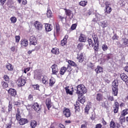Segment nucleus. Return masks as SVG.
<instances>
[{
  "instance_id": "42",
  "label": "nucleus",
  "mask_w": 128,
  "mask_h": 128,
  "mask_svg": "<svg viewBox=\"0 0 128 128\" xmlns=\"http://www.w3.org/2000/svg\"><path fill=\"white\" fill-rule=\"evenodd\" d=\"M52 10H50L48 9L46 14L48 18H50L52 16Z\"/></svg>"
},
{
  "instance_id": "15",
  "label": "nucleus",
  "mask_w": 128,
  "mask_h": 128,
  "mask_svg": "<svg viewBox=\"0 0 128 128\" xmlns=\"http://www.w3.org/2000/svg\"><path fill=\"white\" fill-rule=\"evenodd\" d=\"M28 120L26 118H21L19 121V124L20 126H24V124H28Z\"/></svg>"
},
{
  "instance_id": "2",
  "label": "nucleus",
  "mask_w": 128,
  "mask_h": 128,
  "mask_svg": "<svg viewBox=\"0 0 128 128\" xmlns=\"http://www.w3.org/2000/svg\"><path fill=\"white\" fill-rule=\"evenodd\" d=\"M76 94L78 96H84L86 92V88L84 84H80L76 86Z\"/></svg>"
},
{
  "instance_id": "45",
  "label": "nucleus",
  "mask_w": 128,
  "mask_h": 128,
  "mask_svg": "<svg viewBox=\"0 0 128 128\" xmlns=\"http://www.w3.org/2000/svg\"><path fill=\"white\" fill-rule=\"evenodd\" d=\"M12 104L9 102V104L8 106V112H12Z\"/></svg>"
},
{
  "instance_id": "13",
  "label": "nucleus",
  "mask_w": 128,
  "mask_h": 128,
  "mask_svg": "<svg viewBox=\"0 0 128 128\" xmlns=\"http://www.w3.org/2000/svg\"><path fill=\"white\" fill-rule=\"evenodd\" d=\"M77 58L79 62H82L84 60V54L80 53V54H78Z\"/></svg>"
},
{
  "instance_id": "16",
  "label": "nucleus",
  "mask_w": 128,
  "mask_h": 128,
  "mask_svg": "<svg viewBox=\"0 0 128 128\" xmlns=\"http://www.w3.org/2000/svg\"><path fill=\"white\" fill-rule=\"evenodd\" d=\"M20 42L22 46H28V40L26 39L22 40Z\"/></svg>"
},
{
  "instance_id": "41",
  "label": "nucleus",
  "mask_w": 128,
  "mask_h": 128,
  "mask_svg": "<svg viewBox=\"0 0 128 128\" xmlns=\"http://www.w3.org/2000/svg\"><path fill=\"white\" fill-rule=\"evenodd\" d=\"M10 50H11V52H12L14 54H16V52H18V49L16 48V46H14L11 47Z\"/></svg>"
},
{
  "instance_id": "59",
  "label": "nucleus",
  "mask_w": 128,
  "mask_h": 128,
  "mask_svg": "<svg viewBox=\"0 0 128 128\" xmlns=\"http://www.w3.org/2000/svg\"><path fill=\"white\" fill-rule=\"evenodd\" d=\"M102 126L100 124H98L96 125V128H102Z\"/></svg>"
},
{
  "instance_id": "34",
  "label": "nucleus",
  "mask_w": 128,
  "mask_h": 128,
  "mask_svg": "<svg viewBox=\"0 0 128 128\" xmlns=\"http://www.w3.org/2000/svg\"><path fill=\"white\" fill-rule=\"evenodd\" d=\"M22 104H23L22 101L18 100V101L14 102V105L16 106H20Z\"/></svg>"
},
{
  "instance_id": "50",
  "label": "nucleus",
  "mask_w": 128,
  "mask_h": 128,
  "mask_svg": "<svg viewBox=\"0 0 128 128\" xmlns=\"http://www.w3.org/2000/svg\"><path fill=\"white\" fill-rule=\"evenodd\" d=\"M4 78L6 82H8L10 80V78L6 74L4 76Z\"/></svg>"
},
{
  "instance_id": "32",
  "label": "nucleus",
  "mask_w": 128,
  "mask_h": 128,
  "mask_svg": "<svg viewBox=\"0 0 128 128\" xmlns=\"http://www.w3.org/2000/svg\"><path fill=\"white\" fill-rule=\"evenodd\" d=\"M68 64L72 66H74L75 68H78V64H76V62H74V61L68 60Z\"/></svg>"
},
{
  "instance_id": "27",
  "label": "nucleus",
  "mask_w": 128,
  "mask_h": 128,
  "mask_svg": "<svg viewBox=\"0 0 128 128\" xmlns=\"http://www.w3.org/2000/svg\"><path fill=\"white\" fill-rule=\"evenodd\" d=\"M38 125V123L36 120H32L30 123V126L32 128H36V126Z\"/></svg>"
},
{
  "instance_id": "47",
  "label": "nucleus",
  "mask_w": 128,
  "mask_h": 128,
  "mask_svg": "<svg viewBox=\"0 0 128 128\" xmlns=\"http://www.w3.org/2000/svg\"><path fill=\"white\" fill-rule=\"evenodd\" d=\"M32 88H34V90H38L40 88V86H38V84L32 85Z\"/></svg>"
},
{
  "instance_id": "7",
  "label": "nucleus",
  "mask_w": 128,
  "mask_h": 128,
  "mask_svg": "<svg viewBox=\"0 0 128 128\" xmlns=\"http://www.w3.org/2000/svg\"><path fill=\"white\" fill-rule=\"evenodd\" d=\"M51 68H52V74H56L58 72V68L56 64H54L52 66Z\"/></svg>"
},
{
  "instance_id": "18",
  "label": "nucleus",
  "mask_w": 128,
  "mask_h": 128,
  "mask_svg": "<svg viewBox=\"0 0 128 128\" xmlns=\"http://www.w3.org/2000/svg\"><path fill=\"white\" fill-rule=\"evenodd\" d=\"M86 36H84V34H81L79 36V42H86Z\"/></svg>"
},
{
  "instance_id": "31",
  "label": "nucleus",
  "mask_w": 128,
  "mask_h": 128,
  "mask_svg": "<svg viewBox=\"0 0 128 128\" xmlns=\"http://www.w3.org/2000/svg\"><path fill=\"white\" fill-rule=\"evenodd\" d=\"M90 107L88 105H86L84 108V112L86 114H88V112L90 111Z\"/></svg>"
},
{
  "instance_id": "39",
  "label": "nucleus",
  "mask_w": 128,
  "mask_h": 128,
  "mask_svg": "<svg viewBox=\"0 0 128 128\" xmlns=\"http://www.w3.org/2000/svg\"><path fill=\"white\" fill-rule=\"evenodd\" d=\"M65 90L68 94H72V92L70 91V89H68V86L66 87Z\"/></svg>"
},
{
  "instance_id": "37",
  "label": "nucleus",
  "mask_w": 128,
  "mask_h": 128,
  "mask_svg": "<svg viewBox=\"0 0 128 128\" xmlns=\"http://www.w3.org/2000/svg\"><path fill=\"white\" fill-rule=\"evenodd\" d=\"M2 84L4 88H6L8 86V84L4 81L2 82Z\"/></svg>"
},
{
  "instance_id": "35",
  "label": "nucleus",
  "mask_w": 128,
  "mask_h": 128,
  "mask_svg": "<svg viewBox=\"0 0 128 128\" xmlns=\"http://www.w3.org/2000/svg\"><path fill=\"white\" fill-rule=\"evenodd\" d=\"M125 120H126L124 119V116H121L120 118V124H123Z\"/></svg>"
},
{
  "instance_id": "60",
  "label": "nucleus",
  "mask_w": 128,
  "mask_h": 128,
  "mask_svg": "<svg viewBox=\"0 0 128 128\" xmlns=\"http://www.w3.org/2000/svg\"><path fill=\"white\" fill-rule=\"evenodd\" d=\"M119 107V104L118 102H115L114 103V108H118Z\"/></svg>"
},
{
  "instance_id": "14",
  "label": "nucleus",
  "mask_w": 128,
  "mask_h": 128,
  "mask_svg": "<svg viewBox=\"0 0 128 128\" xmlns=\"http://www.w3.org/2000/svg\"><path fill=\"white\" fill-rule=\"evenodd\" d=\"M46 106L48 108V110H50V108H52V102L50 100V98H48L46 100Z\"/></svg>"
},
{
  "instance_id": "49",
  "label": "nucleus",
  "mask_w": 128,
  "mask_h": 128,
  "mask_svg": "<svg viewBox=\"0 0 128 128\" xmlns=\"http://www.w3.org/2000/svg\"><path fill=\"white\" fill-rule=\"evenodd\" d=\"M102 49L104 52H106V50H108V46L106 44H103L102 46Z\"/></svg>"
},
{
  "instance_id": "53",
  "label": "nucleus",
  "mask_w": 128,
  "mask_h": 128,
  "mask_svg": "<svg viewBox=\"0 0 128 128\" xmlns=\"http://www.w3.org/2000/svg\"><path fill=\"white\" fill-rule=\"evenodd\" d=\"M20 40V37L18 36H16V42H18Z\"/></svg>"
},
{
  "instance_id": "1",
  "label": "nucleus",
  "mask_w": 128,
  "mask_h": 128,
  "mask_svg": "<svg viewBox=\"0 0 128 128\" xmlns=\"http://www.w3.org/2000/svg\"><path fill=\"white\" fill-rule=\"evenodd\" d=\"M92 36L94 43L92 42V39H88L89 46L90 48L94 46V50H98V44H100V42L98 41V36L96 35L95 34H93Z\"/></svg>"
},
{
  "instance_id": "11",
  "label": "nucleus",
  "mask_w": 128,
  "mask_h": 128,
  "mask_svg": "<svg viewBox=\"0 0 128 128\" xmlns=\"http://www.w3.org/2000/svg\"><path fill=\"white\" fill-rule=\"evenodd\" d=\"M8 93L12 96H16V91L14 88H10L8 90Z\"/></svg>"
},
{
  "instance_id": "20",
  "label": "nucleus",
  "mask_w": 128,
  "mask_h": 128,
  "mask_svg": "<svg viewBox=\"0 0 128 128\" xmlns=\"http://www.w3.org/2000/svg\"><path fill=\"white\" fill-rule=\"evenodd\" d=\"M120 77L122 80H123L124 82H126L127 80H128V76L124 74H121L120 75Z\"/></svg>"
},
{
  "instance_id": "24",
  "label": "nucleus",
  "mask_w": 128,
  "mask_h": 128,
  "mask_svg": "<svg viewBox=\"0 0 128 128\" xmlns=\"http://www.w3.org/2000/svg\"><path fill=\"white\" fill-rule=\"evenodd\" d=\"M51 52L52 53H53L54 54H60V51L58 50V48H52Z\"/></svg>"
},
{
  "instance_id": "43",
  "label": "nucleus",
  "mask_w": 128,
  "mask_h": 128,
  "mask_svg": "<svg viewBox=\"0 0 128 128\" xmlns=\"http://www.w3.org/2000/svg\"><path fill=\"white\" fill-rule=\"evenodd\" d=\"M84 124L81 125L80 128H86L88 126V122L86 121L84 122Z\"/></svg>"
},
{
  "instance_id": "56",
  "label": "nucleus",
  "mask_w": 128,
  "mask_h": 128,
  "mask_svg": "<svg viewBox=\"0 0 128 128\" xmlns=\"http://www.w3.org/2000/svg\"><path fill=\"white\" fill-rule=\"evenodd\" d=\"M76 24H73L72 26H71V30H76Z\"/></svg>"
},
{
  "instance_id": "44",
  "label": "nucleus",
  "mask_w": 128,
  "mask_h": 128,
  "mask_svg": "<svg viewBox=\"0 0 128 128\" xmlns=\"http://www.w3.org/2000/svg\"><path fill=\"white\" fill-rule=\"evenodd\" d=\"M65 12L66 15L68 16H72V12L70 10H66Z\"/></svg>"
},
{
  "instance_id": "29",
  "label": "nucleus",
  "mask_w": 128,
  "mask_h": 128,
  "mask_svg": "<svg viewBox=\"0 0 128 128\" xmlns=\"http://www.w3.org/2000/svg\"><path fill=\"white\" fill-rule=\"evenodd\" d=\"M96 74H100V72H102V67L98 66L97 68L95 70Z\"/></svg>"
},
{
  "instance_id": "4",
  "label": "nucleus",
  "mask_w": 128,
  "mask_h": 128,
  "mask_svg": "<svg viewBox=\"0 0 128 128\" xmlns=\"http://www.w3.org/2000/svg\"><path fill=\"white\" fill-rule=\"evenodd\" d=\"M104 20V16L97 13L96 14V18L92 20V22H100V20Z\"/></svg>"
},
{
  "instance_id": "3",
  "label": "nucleus",
  "mask_w": 128,
  "mask_h": 128,
  "mask_svg": "<svg viewBox=\"0 0 128 128\" xmlns=\"http://www.w3.org/2000/svg\"><path fill=\"white\" fill-rule=\"evenodd\" d=\"M26 80L25 78H20L17 80L16 84H17V86L20 88L22 86H24V84H26Z\"/></svg>"
},
{
  "instance_id": "28",
  "label": "nucleus",
  "mask_w": 128,
  "mask_h": 128,
  "mask_svg": "<svg viewBox=\"0 0 128 128\" xmlns=\"http://www.w3.org/2000/svg\"><path fill=\"white\" fill-rule=\"evenodd\" d=\"M66 72V68L62 67L60 72V74L64 76V72Z\"/></svg>"
},
{
  "instance_id": "36",
  "label": "nucleus",
  "mask_w": 128,
  "mask_h": 128,
  "mask_svg": "<svg viewBox=\"0 0 128 128\" xmlns=\"http://www.w3.org/2000/svg\"><path fill=\"white\" fill-rule=\"evenodd\" d=\"M86 4H88V2L86 0L81 1L80 2V5L82 6H86Z\"/></svg>"
},
{
  "instance_id": "61",
  "label": "nucleus",
  "mask_w": 128,
  "mask_h": 128,
  "mask_svg": "<svg viewBox=\"0 0 128 128\" xmlns=\"http://www.w3.org/2000/svg\"><path fill=\"white\" fill-rule=\"evenodd\" d=\"M114 114L118 113V108L114 107Z\"/></svg>"
},
{
  "instance_id": "63",
  "label": "nucleus",
  "mask_w": 128,
  "mask_h": 128,
  "mask_svg": "<svg viewBox=\"0 0 128 128\" xmlns=\"http://www.w3.org/2000/svg\"><path fill=\"white\" fill-rule=\"evenodd\" d=\"M22 4L24 6H26V4H28V2L26 1V0H22Z\"/></svg>"
},
{
  "instance_id": "6",
  "label": "nucleus",
  "mask_w": 128,
  "mask_h": 128,
  "mask_svg": "<svg viewBox=\"0 0 128 128\" xmlns=\"http://www.w3.org/2000/svg\"><path fill=\"white\" fill-rule=\"evenodd\" d=\"M32 108L36 112H38L42 109V106H40L38 102L34 103Z\"/></svg>"
},
{
  "instance_id": "10",
  "label": "nucleus",
  "mask_w": 128,
  "mask_h": 128,
  "mask_svg": "<svg viewBox=\"0 0 128 128\" xmlns=\"http://www.w3.org/2000/svg\"><path fill=\"white\" fill-rule=\"evenodd\" d=\"M118 85L112 86V94L114 96H118Z\"/></svg>"
},
{
  "instance_id": "21",
  "label": "nucleus",
  "mask_w": 128,
  "mask_h": 128,
  "mask_svg": "<svg viewBox=\"0 0 128 128\" xmlns=\"http://www.w3.org/2000/svg\"><path fill=\"white\" fill-rule=\"evenodd\" d=\"M100 24L102 28H106L108 26V23L107 20H104L100 22Z\"/></svg>"
},
{
  "instance_id": "9",
  "label": "nucleus",
  "mask_w": 128,
  "mask_h": 128,
  "mask_svg": "<svg viewBox=\"0 0 128 128\" xmlns=\"http://www.w3.org/2000/svg\"><path fill=\"white\" fill-rule=\"evenodd\" d=\"M30 40V44L33 46H36L38 44V40H36V38L34 36H31Z\"/></svg>"
},
{
  "instance_id": "22",
  "label": "nucleus",
  "mask_w": 128,
  "mask_h": 128,
  "mask_svg": "<svg viewBox=\"0 0 128 128\" xmlns=\"http://www.w3.org/2000/svg\"><path fill=\"white\" fill-rule=\"evenodd\" d=\"M96 100H98V102H100L101 100H102V95L100 93L96 94Z\"/></svg>"
},
{
  "instance_id": "26",
  "label": "nucleus",
  "mask_w": 128,
  "mask_h": 128,
  "mask_svg": "<svg viewBox=\"0 0 128 128\" xmlns=\"http://www.w3.org/2000/svg\"><path fill=\"white\" fill-rule=\"evenodd\" d=\"M56 82V79L54 78H51L50 80V83L49 84L50 86H52Z\"/></svg>"
},
{
  "instance_id": "58",
  "label": "nucleus",
  "mask_w": 128,
  "mask_h": 128,
  "mask_svg": "<svg viewBox=\"0 0 128 128\" xmlns=\"http://www.w3.org/2000/svg\"><path fill=\"white\" fill-rule=\"evenodd\" d=\"M108 100L109 102H112V100H114V97H112V96H108Z\"/></svg>"
},
{
  "instance_id": "57",
  "label": "nucleus",
  "mask_w": 128,
  "mask_h": 128,
  "mask_svg": "<svg viewBox=\"0 0 128 128\" xmlns=\"http://www.w3.org/2000/svg\"><path fill=\"white\" fill-rule=\"evenodd\" d=\"M30 68H25L24 69V74H26V72H30Z\"/></svg>"
},
{
  "instance_id": "46",
  "label": "nucleus",
  "mask_w": 128,
  "mask_h": 128,
  "mask_svg": "<svg viewBox=\"0 0 128 128\" xmlns=\"http://www.w3.org/2000/svg\"><path fill=\"white\" fill-rule=\"evenodd\" d=\"M78 48L80 50L84 48V45L82 43H79L78 45Z\"/></svg>"
},
{
  "instance_id": "51",
  "label": "nucleus",
  "mask_w": 128,
  "mask_h": 128,
  "mask_svg": "<svg viewBox=\"0 0 128 128\" xmlns=\"http://www.w3.org/2000/svg\"><path fill=\"white\" fill-rule=\"evenodd\" d=\"M20 113H18L16 114V118L17 120H22V118H20Z\"/></svg>"
},
{
  "instance_id": "23",
  "label": "nucleus",
  "mask_w": 128,
  "mask_h": 128,
  "mask_svg": "<svg viewBox=\"0 0 128 128\" xmlns=\"http://www.w3.org/2000/svg\"><path fill=\"white\" fill-rule=\"evenodd\" d=\"M6 68L9 72H12V70H14V66L8 63L6 66Z\"/></svg>"
},
{
  "instance_id": "54",
  "label": "nucleus",
  "mask_w": 128,
  "mask_h": 128,
  "mask_svg": "<svg viewBox=\"0 0 128 128\" xmlns=\"http://www.w3.org/2000/svg\"><path fill=\"white\" fill-rule=\"evenodd\" d=\"M28 100L30 101L34 100V96H32V95L30 94L28 97Z\"/></svg>"
},
{
  "instance_id": "33",
  "label": "nucleus",
  "mask_w": 128,
  "mask_h": 128,
  "mask_svg": "<svg viewBox=\"0 0 128 128\" xmlns=\"http://www.w3.org/2000/svg\"><path fill=\"white\" fill-rule=\"evenodd\" d=\"M128 114V109H125L124 110H123L121 113V116H126V114Z\"/></svg>"
},
{
  "instance_id": "62",
  "label": "nucleus",
  "mask_w": 128,
  "mask_h": 128,
  "mask_svg": "<svg viewBox=\"0 0 128 128\" xmlns=\"http://www.w3.org/2000/svg\"><path fill=\"white\" fill-rule=\"evenodd\" d=\"M66 68V70H68V72H71L72 71V69L70 68V65H68Z\"/></svg>"
},
{
  "instance_id": "48",
  "label": "nucleus",
  "mask_w": 128,
  "mask_h": 128,
  "mask_svg": "<svg viewBox=\"0 0 128 128\" xmlns=\"http://www.w3.org/2000/svg\"><path fill=\"white\" fill-rule=\"evenodd\" d=\"M56 34H58V32H60V25L58 24H56Z\"/></svg>"
},
{
  "instance_id": "19",
  "label": "nucleus",
  "mask_w": 128,
  "mask_h": 128,
  "mask_svg": "<svg viewBox=\"0 0 128 128\" xmlns=\"http://www.w3.org/2000/svg\"><path fill=\"white\" fill-rule=\"evenodd\" d=\"M68 38V36L66 35L64 38L61 41V46H66V40Z\"/></svg>"
},
{
  "instance_id": "55",
  "label": "nucleus",
  "mask_w": 128,
  "mask_h": 128,
  "mask_svg": "<svg viewBox=\"0 0 128 128\" xmlns=\"http://www.w3.org/2000/svg\"><path fill=\"white\" fill-rule=\"evenodd\" d=\"M110 56L108 55L104 57V60L106 62V60H110Z\"/></svg>"
},
{
  "instance_id": "5",
  "label": "nucleus",
  "mask_w": 128,
  "mask_h": 128,
  "mask_svg": "<svg viewBox=\"0 0 128 128\" xmlns=\"http://www.w3.org/2000/svg\"><path fill=\"white\" fill-rule=\"evenodd\" d=\"M63 114L66 116V118H70L72 116V112H70V110L68 108H64L63 110Z\"/></svg>"
},
{
  "instance_id": "8",
  "label": "nucleus",
  "mask_w": 128,
  "mask_h": 128,
  "mask_svg": "<svg viewBox=\"0 0 128 128\" xmlns=\"http://www.w3.org/2000/svg\"><path fill=\"white\" fill-rule=\"evenodd\" d=\"M34 26L36 30H42V23L36 21L34 24Z\"/></svg>"
},
{
  "instance_id": "25",
  "label": "nucleus",
  "mask_w": 128,
  "mask_h": 128,
  "mask_svg": "<svg viewBox=\"0 0 128 128\" xmlns=\"http://www.w3.org/2000/svg\"><path fill=\"white\" fill-rule=\"evenodd\" d=\"M112 12V8L108 6H106L105 10V14H110Z\"/></svg>"
},
{
  "instance_id": "40",
  "label": "nucleus",
  "mask_w": 128,
  "mask_h": 128,
  "mask_svg": "<svg viewBox=\"0 0 128 128\" xmlns=\"http://www.w3.org/2000/svg\"><path fill=\"white\" fill-rule=\"evenodd\" d=\"M10 20L11 21L12 24H16V17H12L10 18Z\"/></svg>"
},
{
  "instance_id": "52",
  "label": "nucleus",
  "mask_w": 128,
  "mask_h": 128,
  "mask_svg": "<svg viewBox=\"0 0 128 128\" xmlns=\"http://www.w3.org/2000/svg\"><path fill=\"white\" fill-rule=\"evenodd\" d=\"M112 86H118V80H114L112 83Z\"/></svg>"
},
{
  "instance_id": "12",
  "label": "nucleus",
  "mask_w": 128,
  "mask_h": 128,
  "mask_svg": "<svg viewBox=\"0 0 128 128\" xmlns=\"http://www.w3.org/2000/svg\"><path fill=\"white\" fill-rule=\"evenodd\" d=\"M78 100L80 102L84 104V102H86V98L82 95H78Z\"/></svg>"
},
{
  "instance_id": "64",
  "label": "nucleus",
  "mask_w": 128,
  "mask_h": 128,
  "mask_svg": "<svg viewBox=\"0 0 128 128\" xmlns=\"http://www.w3.org/2000/svg\"><path fill=\"white\" fill-rule=\"evenodd\" d=\"M7 128H12V120H10V122L9 123L8 126H6Z\"/></svg>"
},
{
  "instance_id": "30",
  "label": "nucleus",
  "mask_w": 128,
  "mask_h": 128,
  "mask_svg": "<svg viewBox=\"0 0 128 128\" xmlns=\"http://www.w3.org/2000/svg\"><path fill=\"white\" fill-rule=\"evenodd\" d=\"M48 78L46 76H44L43 78H42V82L44 84H48Z\"/></svg>"
},
{
  "instance_id": "17",
  "label": "nucleus",
  "mask_w": 128,
  "mask_h": 128,
  "mask_svg": "<svg viewBox=\"0 0 128 128\" xmlns=\"http://www.w3.org/2000/svg\"><path fill=\"white\" fill-rule=\"evenodd\" d=\"M45 28L46 32H50L52 30V26L48 24H46Z\"/></svg>"
},
{
  "instance_id": "38",
  "label": "nucleus",
  "mask_w": 128,
  "mask_h": 128,
  "mask_svg": "<svg viewBox=\"0 0 128 128\" xmlns=\"http://www.w3.org/2000/svg\"><path fill=\"white\" fill-rule=\"evenodd\" d=\"M110 128H116V123L114 121H111L110 123Z\"/></svg>"
}]
</instances>
